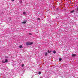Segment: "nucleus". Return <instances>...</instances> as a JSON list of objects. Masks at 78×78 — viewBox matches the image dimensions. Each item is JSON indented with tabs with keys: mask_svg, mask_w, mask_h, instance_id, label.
Masks as SVG:
<instances>
[{
	"mask_svg": "<svg viewBox=\"0 0 78 78\" xmlns=\"http://www.w3.org/2000/svg\"><path fill=\"white\" fill-rule=\"evenodd\" d=\"M33 44V42H27L26 43V45H32Z\"/></svg>",
	"mask_w": 78,
	"mask_h": 78,
	"instance_id": "1",
	"label": "nucleus"
},
{
	"mask_svg": "<svg viewBox=\"0 0 78 78\" xmlns=\"http://www.w3.org/2000/svg\"><path fill=\"white\" fill-rule=\"evenodd\" d=\"M3 63H5V62H8V59H5V62L3 61V60L2 61Z\"/></svg>",
	"mask_w": 78,
	"mask_h": 78,
	"instance_id": "2",
	"label": "nucleus"
},
{
	"mask_svg": "<svg viewBox=\"0 0 78 78\" xmlns=\"http://www.w3.org/2000/svg\"><path fill=\"white\" fill-rule=\"evenodd\" d=\"M75 12V10H72V11H70V12L71 13H74V12Z\"/></svg>",
	"mask_w": 78,
	"mask_h": 78,
	"instance_id": "3",
	"label": "nucleus"
},
{
	"mask_svg": "<svg viewBox=\"0 0 78 78\" xmlns=\"http://www.w3.org/2000/svg\"><path fill=\"white\" fill-rule=\"evenodd\" d=\"M75 56H76V54H73L72 55V56L73 57Z\"/></svg>",
	"mask_w": 78,
	"mask_h": 78,
	"instance_id": "4",
	"label": "nucleus"
},
{
	"mask_svg": "<svg viewBox=\"0 0 78 78\" xmlns=\"http://www.w3.org/2000/svg\"><path fill=\"white\" fill-rule=\"evenodd\" d=\"M45 56H47V55H48V54L47 53V52H45Z\"/></svg>",
	"mask_w": 78,
	"mask_h": 78,
	"instance_id": "5",
	"label": "nucleus"
},
{
	"mask_svg": "<svg viewBox=\"0 0 78 78\" xmlns=\"http://www.w3.org/2000/svg\"><path fill=\"white\" fill-rule=\"evenodd\" d=\"M22 23H24V24H25V23H26V21H24V22H22Z\"/></svg>",
	"mask_w": 78,
	"mask_h": 78,
	"instance_id": "6",
	"label": "nucleus"
},
{
	"mask_svg": "<svg viewBox=\"0 0 78 78\" xmlns=\"http://www.w3.org/2000/svg\"><path fill=\"white\" fill-rule=\"evenodd\" d=\"M48 53H51V51H50L49 50H48Z\"/></svg>",
	"mask_w": 78,
	"mask_h": 78,
	"instance_id": "7",
	"label": "nucleus"
},
{
	"mask_svg": "<svg viewBox=\"0 0 78 78\" xmlns=\"http://www.w3.org/2000/svg\"><path fill=\"white\" fill-rule=\"evenodd\" d=\"M53 53H54L55 54V53H56V51H54L53 52Z\"/></svg>",
	"mask_w": 78,
	"mask_h": 78,
	"instance_id": "8",
	"label": "nucleus"
},
{
	"mask_svg": "<svg viewBox=\"0 0 78 78\" xmlns=\"http://www.w3.org/2000/svg\"><path fill=\"white\" fill-rule=\"evenodd\" d=\"M23 14H24V15H25V14H26V12H23Z\"/></svg>",
	"mask_w": 78,
	"mask_h": 78,
	"instance_id": "9",
	"label": "nucleus"
},
{
	"mask_svg": "<svg viewBox=\"0 0 78 78\" xmlns=\"http://www.w3.org/2000/svg\"><path fill=\"white\" fill-rule=\"evenodd\" d=\"M22 45L20 46V48H22Z\"/></svg>",
	"mask_w": 78,
	"mask_h": 78,
	"instance_id": "10",
	"label": "nucleus"
},
{
	"mask_svg": "<svg viewBox=\"0 0 78 78\" xmlns=\"http://www.w3.org/2000/svg\"><path fill=\"white\" fill-rule=\"evenodd\" d=\"M41 72H39V73H38V74H39V75H41Z\"/></svg>",
	"mask_w": 78,
	"mask_h": 78,
	"instance_id": "11",
	"label": "nucleus"
},
{
	"mask_svg": "<svg viewBox=\"0 0 78 78\" xmlns=\"http://www.w3.org/2000/svg\"><path fill=\"white\" fill-rule=\"evenodd\" d=\"M29 35H32V34H31V33H29Z\"/></svg>",
	"mask_w": 78,
	"mask_h": 78,
	"instance_id": "12",
	"label": "nucleus"
},
{
	"mask_svg": "<svg viewBox=\"0 0 78 78\" xmlns=\"http://www.w3.org/2000/svg\"><path fill=\"white\" fill-rule=\"evenodd\" d=\"M62 59H61V58H60L59 59V61H62Z\"/></svg>",
	"mask_w": 78,
	"mask_h": 78,
	"instance_id": "13",
	"label": "nucleus"
},
{
	"mask_svg": "<svg viewBox=\"0 0 78 78\" xmlns=\"http://www.w3.org/2000/svg\"><path fill=\"white\" fill-rule=\"evenodd\" d=\"M78 7L76 9V12H78Z\"/></svg>",
	"mask_w": 78,
	"mask_h": 78,
	"instance_id": "14",
	"label": "nucleus"
},
{
	"mask_svg": "<svg viewBox=\"0 0 78 78\" xmlns=\"http://www.w3.org/2000/svg\"><path fill=\"white\" fill-rule=\"evenodd\" d=\"M24 66V65L23 64L22 65V67H23Z\"/></svg>",
	"mask_w": 78,
	"mask_h": 78,
	"instance_id": "15",
	"label": "nucleus"
},
{
	"mask_svg": "<svg viewBox=\"0 0 78 78\" xmlns=\"http://www.w3.org/2000/svg\"><path fill=\"white\" fill-rule=\"evenodd\" d=\"M38 20H40V18H38Z\"/></svg>",
	"mask_w": 78,
	"mask_h": 78,
	"instance_id": "16",
	"label": "nucleus"
},
{
	"mask_svg": "<svg viewBox=\"0 0 78 78\" xmlns=\"http://www.w3.org/2000/svg\"><path fill=\"white\" fill-rule=\"evenodd\" d=\"M5 58H8V57H5Z\"/></svg>",
	"mask_w": 78,
	"mask_h": 78,
	"instance_id": "17",
	"label": "nucleus"
},
{
	"mask_svg": "<svg viewBox=\"0 0 78 78\" xmlns=\"http://www.w3.org/2000/svg\"><path fill=\"white\" fill-rule=\"evenodd\" d=\"M12 1L13 2H14V0H12Z\"/></svg>",
	"mask_w": 78,
	"mask_h": 78,
	"instance_id": "18",
	"label": "nucleus"
},
{
	"mask_svg": "<svg viewBox=\"0 0 78 78\" xmlns=\"http://www.w3.org/2000/svg\"><path fill=\"white\" fill-rule=\"evenodd\" d=\"M21 2H22V1H21Z\"/></svg>",
	"mask_w": 78,
	"mask_h": 78,
	"instance_id": "19",
	"label": "nucleus"
},
{
	"mask_svg": "<svg viewBox=\"0 0 78 78\" xmlns=\"http://www.w3.org/2000/svg\"><path fill=\"white\" fill-rule=\"evenodd\" d=\"M42 78L41 77V78Z\"/></svg>",
	"mask_w": 78,
	"mask_h": 78,
	"instance_id": "20",
	"label": "nucleus"
}]
</instances>
